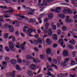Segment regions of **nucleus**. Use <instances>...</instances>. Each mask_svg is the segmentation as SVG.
Returning <instances> with one entry per match:
<instances>
[{"label":"nucleus","instance_id":"nucleus-34","mask_svg":"<svg viewBox=\"0 0 77 77\" xmlns=\"http://www.w3.org/2000/svg\"><path fill=\"white\" fill-rule=\"evenodd\" d=\"M37 41L39 44H41V43H42V40L40 38H38L37 39Z\"/></svg>","mask_w":77,"mask_h":77},{"label":"nucleus","instance_id":"nucleus-61","mask_svg":"<svg viewBox=\"0 0 77 77\" xmlns=\"http://www.w3.org/2000/svg\"><path fill=\"white\" fill-rule=\"evenodd\" d=\"M41 18L40 17H39L38 18V20H40V21H39V23H42V20H41Z\"/></svg>","mask_w":77,"mask_h":77},{"label":"nucleus","instance_id":"nucleus-17","mask_svg":"<svg viewBox=\"0 0 77 77\" xmlns=\"http://www.w3.org/2000/svg\"><path fill=\"white\" fill-rule=\"evenodd\" d=\"M3 13H9V14H11L12 12V10H11V11L10 10H8L7 11H2Z\"/></svg>","mask_w":77,"mask_h":77},{"label":"nucleus","instance_id":"nucleus-57","mask_svg":"<svg viewBox=\"0 0 77 77\" xmlns=\"http://www.w3.org/2000/svg\"><path fill=\"white\" fill-rule=\"evenodd\" d=\"M51 12H55L56 13H57V11L56 10V9H51Z\"/></svg>","mask_w":77,"mask_h":77},{"label":"nucleus","instance_id":"nucleus-33","mask_svg":"<svg viewBox=\"0 0 77 77\" xmlns=\"http://www.w3.org/2000/svg\"><path fill=\"white\" fill-rule=\"evenodd\" d=\"M57 77H62L64 76V74L61 73L57 75Z\"/></svg>","mask_w":77,"mask_h":77},{"label":"nucleus","instance_id":"nucleus-4","mask_svg":"<svg viewBox=\"0 0 77 77\" xmlns=\"http://www.w3.org/2000/svg\"><path fill=\"white\" fill-rule=\"evenodd\" d=\"M33 30V29L32 28L29 29L26 31L27 35L28 36H32V35L30 34V33H32Z\"/></svg>","mask_w":77,"mask_h":77},{"label":"nucleus","instance_id":"nucleus-42","mask_svg":"<svg viewBox=\"0 0 77 77\" xmlns=\"http://www.w3.org/2000/svg\"><path fill=\"white\" fill-rule=\"evenodd\" d=\"M9 57H6L5 58V60L7 62H9Z\"/></svg>","mask_w":77,"mask_h":77},{"label":"nucleus","instance_id":"nucleus-32","mask_svg":"<svg viewBox=\"0 0 77 77\" xmlns=\"http://www.w3.org/2000/svg\"><path fill=\"white\" fill-rule=\"evenodd\" d=\"M69 42L72 45H74L75 44V41H74V40L73 39L71 40L70 42Z\"/></svg>","mask_w":77,"mask_h":77},{"label":"nucleus","instance_id":"nucleus-50","mask_svg":"<svg viewBox=\"0 0 77 77\" xmlns=\"http://www.w3.org/2000/svg\"><path fill=\"white\" fill-rule=\"evenodd\" d=\"M48 60L49 62H52V60H51V57H48Z\"/></svg>","mask_w":77,"mask_h":77},{"label":"nucleus","instance_id":"nucleus-62","mask_svg":"<svg viewBox=\"0 0 77 77\" xmlns=\"http://www.w3.org/2000/svg\"><path fill=\"white\" fill-rule=\"evenodd\" d=\"M75 75H76V74H74V75L71 74L70 77H75Z\"/></svg>","mask_w":77,"mask_h":77},{"label":"nucleus","instance_id":"nucleus-30","mask_svg":"<svg viewBox=\"0 0 77 77\" xmlns=\"http://www.w3.org/2000/svg\"><path fill=\"white\" fill-rule=\"evenodd\" d=\"M3 15L1 16H0V21H1L4 22L5 21V20H3Z\"/></svg>","mask_w":77,"mask_h":77},{"label":"nucleus","instance_id":"nucleus-6","mask_svg":"<svg viewBox=\"0 0 77 77\" xmlns=\"http://www.w3.org/2000/svg\"><path fill=\"white\" fill-rule=\"evenodd\" d=\"M27 74L30 76L32 77L33 76V72L30 70H28L27 72Z\"/></svg>","mask_w":77,"mask_h":77},{"label":"nucleus","instance_id":"nucleus-49","mask_svg":"<svg viewBox=\"0 0 77 77\" xmlns=\"http://www.w3.org/2000/svg\"><path fill=\"white\" fill-rule=\"evenodd\" d=\"M57 33L58 35H60L61 34V31L60 30H58L57 31Z\"/></svg>","mask_w":77,"mask_h":77},{"label":"nucleus","instance_id":"nucleus-44","mask_svg":"<svg viewBox=\"0 0 77 77\" xmlns=\"http://www.w3.org/2000/svg\"><path fill=\"white\" fill-rule=\"evenodd\" d=\"M8 9H9V10H8V11H12V13H10V14H12V13H13V12H14V10H13V9H12V8L11 7H9L8 8Z\"/></svg>","mask_w":77,"mask_h":77},{"label":"nucleus","instance_id":"nucleus-28","mask_svg":"<svg viewBox=\"0 0 77 77\" xmlns=\"http://www.w3.org/2000/svg\"><path fill=\"white\" fill-rule=\"evenodd\" d=\"M26 28H27V27L26 26H25L23 27V33H26L27 31V30L26 29Z\"/></svg>","mask_w":77,"mask_h":77},{"label":"nucleus","instance_id":"nucleus-18","mask_svg":"<svg viewBox=\"0 0 77 77\" xmlns=\"http://www.w3.org/2000/svg\"><path fill=\"white\" fill-rule=\"evenodd\" d=\"M61 29L62 31H63V32L66 31V30H67V28L65 26H63L62 27Z\"/></svg>","mask_w":77,"mask_h":77},{"label":"nucleus","instance_id":"nucleus-2","mask_svg":"<svg viewBox=\"0 0 77 77\" xmlns=\"http://www.w3.org/2000/svg\"><path fill=\"white\" fill-rule=\"evenodd\" d=\"M16 47H17V48H20L22 50H23L24 48V45H23V44H21L20 45L18 42L16 43Z\"/></svg>","mask_w":77,"mask_h":77},{"label":"nucleus","instance_id":"nucleus-41","mask_svg":"<svg viewBox=\"0 0 77 77\" xmlns=\"http://www.w3.org/2000/svg\"><path fill=\"white\" fill-rule=\"evenodd\" d=\"M75 64V61L73 60H71V65H74Z\"/></svg>","mask_w":77,"mask_h":77},{"label":"nucleus","instance_id":"nucleus-40","mask_svg":"<svg viewBox=\"0 0 77 77\" xmlns=\"http://www.w3.org/2000/svg\"><path fill=\"white\" fill-rule=\"evenodd\" d=\"M47 73H46L49 76H51V75H52V74H51V73L49 71H47Z\"/></svg>","mask_w":77,"mask_h":77},{"label":"nucleus","instance_id":"nucleus-13","mask_svg":"<svg viewBox=\"0 0 77 77\" xmlns=\"http://www.w3.org/2000/svg\"><path fill=\"white\" fill-rule=\"evenodd\" d=\"M59 42L60 43H61V46L62 47L63 45V40L62 38H60L59 39Z\"/></svg>","mask_w":77,"mask_h":77},{"label":"nucleus","instance_id":"nucleus-22","mask_svg":"<svg viewBox=\"0 0 77 77\" xmlns=\"http://www.w3.org/2000/svg\"><path fill=\"white\" fill-rule=\"evenodd\" d=\"M72 3L73 5H77V0H72Z\"/></svg>","mask_w":77,"mask_h":77},{"label":"nucleus","instance_id":"nucleus-5","mask_svg":"<svg viewBox=\"0 0 77 77\" xmlns=\"http://www.w3.org/2000/svg\"><path fill=\"white\" fill-rule=\"evenodd\" d=\"M65 21L66 23H72L73 22L72 20L71 19L69 16H66Z\"/></svg>","mask_w":77,"mask_h":77},{"label":"nucleus","instance_id":"nucleus-20","mask_svg":"<svg viewBox=\"0 0 77 77\" xmlns=\"http://www.w3.org/2000/svg\"><path fill=\"white\" fill-rule=\"evenodd\" d=\"M53 14L52 13H51L49 14V15H48L49 19L50 20H51L53 18Z\"/></svg>","mask_w":77,"mask_h":77},{"label":"nucleus","instance_id":"nucleus-39","mask_svg":"<svg viewBox=\"0 0 77 77\" xmlns=\"http://www.w3.org/2000/svg\"><path fill=\"white\" fill-rule=\"evenodd\" d=\"M69 60V58H66L64 59V62H66H66H68Z\"/></svg>","mask_w":77,"mask_h":77},{"label":"nucleus","instance_id":"nucleus-36","mask_svg":"<svg viewBox=\"0 0 77 77\" xmlns=\"http://www.w3.org/2000/svg\"><path fill=\"white\" fill-rule=\"evenodd\" d=\"M9 27V26L7 23L5 24L4 26V27L5 29H8Z\"/></svg>","mask_w":77,"mask_h":77},{"label":"nucleus","instance_id":"nucleus-47","mask_svg":"<svg viewBox=\"0 0 77 77\" xmlns=\"http://www.w3.org/2000/svg\"><path fill=\"white\" fill-rule=\"evenodd\" d=\"M17 62H18V63H21V62H22V60H21V59L19 58L17 60Z\"/></svg>","mask_w":77,"mask_h":77},{"label":"nucleus","instance_id":"nucleus-48","mask_svg":"<svg viewBox=\"0 0 77 77\" xmlns=\"http://www.w3.org/2000/svg\"><path fill=\"white\" fill-rule=\"evenodd\" d=\"M2 1H5L6 3H9L11 2V0H2Z\"/></svg>","mask_w":77,"mask_h":77},{"label":"nucleus","instance_id":"nucleus-1","mask_svg":"<svg viewBox=\"0 0 77 77\" xmlns=\"http://www.w3.org/2000/svg\"><path fill=\"white\" fill-rule=\"evenodd\" d=\"M8 45L11 51L13 52L16 51V49L14 48V46L13 45V43L12 42H9Z\"/></svg>","mask_w":77,"mask_h":77},{"label":"nucleus","instance_id":"nucleus-64","mask_svg":"<svg viewBox=\"0 0 77 77\" xmlns=\"http://www.w3.org/2000/svg\"><path fill=\"white\" fill-rule=\"evenodd\" d=\"M42 75H42V74H40L37 75V77H42Z\"/></svg>","mask_w":77,"mask_h":77},{"label":"nucleus","instance_id":"nucleus-38","mask_svg":"<svg viewBox=\"0 0 77 77\" xmlns=\"http://www.w3.org/2000/svg\"><path fill=\"white\" fill-rule=\"evenodd\" d=\"M5 49L6 51H7V52H9V51H10V50H9V48L8 47L6 46L5 47Z\"/></svg>","mask_w":77,"mask_h":77},{"label":"nucleus","instance_id":"nucleus-10","mask_svg":"<svg viewBox=\"0 0 77 77\" xmlns=\"http://www.w3.org/2000/svg\"><path fill=\"white\" fill-rule=\"evenodd\" d=\"M46 52L47 54H51V49L50 48H48L46 50Z\"/></svg>","mask_w":77,"mask_h":77},{"label":"nucleus","instance_id":"nucleus-59","mask_svg":"<svg viewBox=\"0 0 77 77\" xmlns=\"http://www.w3.org/2000/svg\"><path fill=\"white\" fill-rule=\"evenodd\" d=\"M47 2L48 3H50L53 1L54 0H47Z\"/></svg>","mask_w":77,"mask_h":77},{"label":"nucleus","instance_id":"nucleus-52","mask_svg":"<svg viewBox=\"0 0 77 77\" xmlns=\"http://www.w3.org/2000/svg\"><path fill=\"white\" fill-rule=\"evenodd\" d=\"M39 7L40 8H42L44 7V5L42 4H40L39 5Z\"/></svg>","mask_w":77,"mask_h":77},{"label":"nucleus","instance_id":"nucleus-37","mask_svg":"<svg viewBox=\"0 0 77 77\" xmlns=\"http://www.w3.org/2000/svg\"><path fill=\"white\" fill-rule=\"evenodd\" d=\"M69 48L71 49V50H73L74 47L72 45H69L68 46Z\"/></svg>","mask_w":77,"mask_h":77},{"label":"nucleus","instance_id":"nucleus-56","mask_svg":"<svg viewBox=\"0 0 77 77\" xmlns=\"http://www.w3.org/2000/svg\"><path fill=\"white\" fill-rule=\"evenodd\" d=\"M34 43L35 45H38V41L36 40H35Z\"/></svg>","mask_w":77,"mask_h":77},{"label":"nucleus","instance_id":"nucleus-15","mask_svg":"<svg viewBox=\"0 0 77 77\" xmlns=\"http://www.w3.org/2000/svg\"><path fill=\"white\" fill-rule=\"evenodd\" d=\"M46 42L47 43L48 45H50L51 44V41L50 40V39L47 38L46 40Z\"/></svg>","mask_w":77,"mask_h":77},{"label":"nucleus","instance_id":"nucleus-25","mask_svg":"<svg viewBox=\"0 0 77 77\" xmlns=\"http://www.w3.org/2000/svg\"><path fill=\"white\" fill-rule=\"evenodd\" d=\"M43 5L45 6H47V2L46 0H43Z\"/></svg>","mask_w":77,"mask_h":77},{"label":"nucleus","instance_id":"nucleus-14","mask_svg":"<svg viewBox=\"0 0 77 77\" xmlns=\"http://www.w3.org/2000/svg\"><path fill=\"white\" fill-rule=\"evenodd\" d=\"M62 8L61 7H57L55 8V10L56 11H57V13H59L61 11H58L60 10Z\"/></svg>","mask_w":77,"mask_h":77},{"label":"nucleus","instance_id":"nucleus-53","mask_svg":"<svg viewBox=\"0 0 77 77\" xmlns=\"http://www.w3.org/2000/svg\"><path fill=\"white\" fill-rule=\"evenodd\" d=\"M34 49L35 51H37V52H38L39 51V49H38L36 47H34Z\"/></svg>","mask_w":77,"mask_h":77},{"label":"nucleus","instance_id":"nucleus-12","mask_svg":"<svg viewBox=\"0 0 77 77\" xmlns=\"http://www.w3.org/2000/svg\"><path fill=\"white\" fill-rule=\"evenodd\" d=\"M60 65L62 67H65L66 66V62H61L60 63Z\"/></svg>","mask_w":77,"mask_h":77},{"label":"nucleus","instance_id":"nucleus-19","mask_svg":"<svg viewBox=\"0 0 77 77\" xmlns=\"http://www.w3.org/2000/svg\"><path fill=\"white\" fill-rule=\"evenodd\" d=\"M32 57H33L30 55H28L26 56V58L27 59H30V60H32Z\"/></svg>","mask_w":77,"mask_h":77},{"label":"nucleus","instance_id":"nucleus-46","mask_svg":"<svg viewBox=\"0 0 77 77\" xmlns=\"http://www.w3.org/2000/svg\"><path fill=\"white\" fill-rule=\"evenodd\" d=\"M67 13H68V14H71L72 13V11H71V10L69 9H67Z\"/></svg>","mask_w":77,"mask_h":77},{"label":"nucleus","instance_id":"nucleus-26","mask_svg":"<svg viewBox=\"0 0 77 77\" xmlns=\"http://www.w3.org/2000/svg\"><path fill=\"white\" fill-rule=\"evenodd\" d=\"M16 69L17 70L19 71V70L21 69V68H20V67L19 65H16Z\"/></svg>","mask_w":77,"mask_h":77},{"label":"nucleus","instance_id":"nucleus-54","mask_svg":"<svg viewBox=\"0 0 77 77\" xmlns=\"http://www.w3.org/2000/svg\"><path fill=\"white\" fill-rule=\"evenodd\" d=\"M11 75V73L8 72L7 73L6 75V77H9V76H10Z\"/></svg>","mask_w":77,"mask_h":77},{"label":"nucleus","instance_id":"nucleus-45","mask_svg":"<svg viewBox=\"0 0 77 77\" xmlns=\"http://www.w3.org/2000/svg\"><path fill=\"white\" fill-rule=\"evenodd\" d=\"M2 65L3 66H5V67L6 66H7V63H6V62H5V61H3L2 62Z\"/></svg>","mask_w":77,"mask_h":77},{"label":"nucleus","instance_id":"nucleus-55","mask_svg":"<svg viewBox=\"0 0 77 77\" xmlns=\"http://www.w3.org/2000/svg\"><path fill=\"white\" fill-rule=\"evenodd\" d=\"M53 47L54 48H56V47H57V44H54L53 45Z\"/></svg>","mask_w":77,"mask_h":77},{"label":"nucleus","instance_id":"nucleus-27","mask_svg":"<svg viewBox=\"0 0 77 77\" xmlns=\"http://www.w3.org/2000/svg\"><path fill=\"white\" fill-rule=\"evenodd\" d=\"M15 72H16V71H13L10 74L12 77H14L15 76Z\"/></svg>","mask_w":77,"mask_h":77},{"label":"nucleus","instance_id":"nucleus-9","mask_svg":"<svg viewBox=\"0 0 77 77\" xmlns=\"http://www.w3.org/2000/svg\"><path fill=\"white\" fill-rule=\"evenodd\" d=\"M10 63L13 65H15L17 63V61L14 59H12L10 60Z\"/></svg>","mask_w":77,"mask_h":77},{"label":"nucleus","instance_id":"nucleus-7","mask_svg":"<svg viewBox=\"0 0 77 77\" xmlns=\"http://www.w3.org/2000/svg\"><path fill=\"white\" fill-rule=\"evenodd\" d=\"M29 68L31 70H34L36 68V66L34 64H32L29 66Z\"/></svg>","mask_w":77,"mask_h":77},{"label":"nucleus","instance_id":"nucleus-31","mask_svg":"<svg viewBox=\"0 0 77 77\" xmlns=\"http://www.w3.org/2000/svg\"><path fill=\"white\" fill-rule=\"evenodd\" d=\"M49 26V23H47L45 24V26L46 29H48V26Z\"/></svg>","mask_w":77,"mask_h":77},{"label":"nucleus","instance_id":"nucleus-29","mask_svg":"<svg viewBox=\"0 0 77 77\" xmlns=\"http://www.w3.org/2000/svg\"><path fill=\"white\" fill-rule=\"evenodd\" d=\"M68 9H64L62 11L63 13L66 14L68 13Z\"/></svg>","mask_w":77,"mask_h":77},{"label":"nucleus","instance_id":"nucleus-58","mask_svg":"<svg viewBox=\"0 0 77 77\" xmlns=\"http://www.w3.org/2000/svg\"><path fill=\"white\" fill-rule=\"evenodd\" d=\"M18 17H21V18H25V16L23 15H21L20 14H19Z\"/></svg>","mask_w":77,"mask_h":77},{"label":"nucleus","instance_id":"nucleus-43","mask_svg":"<svg viewBox=\"0 0 77 77\" xmlns=\"http://www.w3.org/2000/svg\"><path fill=\"white\" fill-rule=\"evenodd\" d=\"M8 36H9V35H8V33H5L4 35V38L6 39L8 38Z\"/></svg>","mask_w":77,"mask_h":77},{"label":"nucleus","instance_id":"nucleus-11","mask_svg":"<svg viewBox=\"0 0 77 77\" xmlns=\"http://www.w3.org/2000/svg\"><path fill=\"white\" fill-rule=\"evenodd\" d=\"M9 30L11 32H13L14 31V29L12 26L10 25L9 26Z\"/></svg>","mask_w":77,"mask_h":77},{"label":"nucleus","instance_id":"nucleus-3","mask_svg":"<svg viewBox=\"0 0 77 77\" xmlns=\"http://www.w3.org/2000/svg\"><path fill=\"white\" fill-rule=\"evenodd\" d=\"M25 9L26 10V11H29V12H28L27 13V14H28V15H33V13H32V12H33V10H32V9L30 8L26 7L25 8Z\"/></svg>","mask_w":77,"mask_h":77},{"label":"nucleus","instance_id":"nucleus-8","mask_svg":"<svg viewBox=\"0 0 77 77\" xmlns=\"http://www.w3.org/2000/svg\"><path fill=\"white\" fill-rule=\"evenodd\" d=\"M63 55L65 57H67L68 56V51L66 50H65L63 52Z\"/></svg>","mask_w":77,"mask_h":77},{"label":"nucleus","instance_id":"nucleus-16","mask_svg":"<svg viewBox=\"0 0 77 77\" xmlns=\"http://www.w3.org/2000/svg\"><path fill=\"white\" fill-rule=\"evenodd\" d=\"M52 38L54 41H57V35L56 34H54L52 35Z\"/></svg>","mask_w":77,"mask_h":77},{"label":"nucleus","instance_id":"nucleus-21","mask_svg":"<svg viewBox=\"0 0 77 77\" xmlns=\"http://www.w3.org/2000/svg\"><path fill=\"white\" fill-rule=\"evenodd\" d=\"M60 17L61 18H62V19H63L65 18V16L63 14H60L59 15Z\"/></svg>","mask_w":77,"mask_h":77},{"label":"nucleus","instance_id":"nucleus-24","mask_svg":"<svg viewBox=\"0 0 77 77\" xmlns=\"http://www.w3.org/2000/svg\"><path fill=\"white\" fill-rule=\"evenodd\" d=\"M47 69H48V71H52V68L50 66H47Z\"/></svg>","mask_w":77,"mask_h":77},{"label":"nucleus","instance_id":"nucleus-63","mask_svg":"<svg viewBox=\"0 0 77 77\" xmlns=\"http://www.w3.org/2000/svg\"><path fill=\"white\" fill-rule=\"evenodd\" d=\"M73 18L75 20H76V19H77V14L73 16Z\"/></svg>","mask_w":77,"mask_h":77},{"label":"nucleus","instance_id":"nucleus-23","mask_svg":"<svg viewBox=\"0 0 77 77\" xmlns=\"http://www.w3.org/2000/svg\"><path fill=\"white\" fill-rule=\"evenodd\" d=\"M4 16L5 18H9L11 15L10 14H4Z\"/></svg>","mask_w":77,"mask_h":77},{"label":"nucleus","instance_id":"nucleus-35","mask_svg":"<svg viewBox=\"0 0 77 77\" xmlns=\"http://www.w3.org/2000/svg\"><path fill=\"white\" fill-rule=\"evenodd\" d=\"M52 28L53 30H56V25H53L52 26Z\"/></svg>","mask_w":77,"mask_h":77},{"label":"nucleus","instance_id":"nucleus-51","mask_svg":"<svg viewBox=\"0 0 77 77\" xmlns=\"http://www.w3.org/2000/svg\"><path fill=\"white\" fill-rule=\"evenodd\" d=\"M20 34L19 32H18V31L17 30L15 32V35L16 36H18Z\"/></svg>","mask_w":77,"mask_h":77},{"label":"nucleus","instance_id":"nucleus-60","mask_svg":"<svg viewBox=\"0 0 77 77\" xmlns=\"http://www.w3.org/2000/svg\"><path fill=\"white\" fill-rule=\"evenodd\" d=\"M75 54H76V52L75 51H73L72 53V54L73 55V57H75Z\"/></svg>","mask_w":77,"mask_h":77}]
</instances>
